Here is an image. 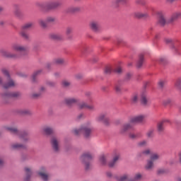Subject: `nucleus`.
Listing matches in <instances>:
<instances>
[{"mask_svg": "<svg viewBox=\"0 0 181 181\" xmlns=\"http://www.w3.org/2000/svg\"><path fill=\"white\" fill-rule=\"evenodd\" d=\"M98 122H103L105 125H110V118L107 114H101L96 117Z\"/></svg>", "mask_w": 181, "mask_h": 181, "instance_id": "10", "label": "nucleus"}, {"mask_svg": "<svg viewBox=\"0 0 181 181\" xmlns=\"http://www.w3.org/2000/svg\"><path fill=\"white\" fill-rule=\"evenodd\" d=\"M132 103H138V95L135 94L132 98Z\"/></svg>", "mask_w": 181, "mask_h": 181, "instance_id": "47", "label": "nucleus"}, {"mask_svg": "<svg viewBox=\"0 0 181 181\" xmlns=\"http://www.w3.org/2000/svg\"><path fill=\"white\" fill-rule=\"evenodd\" d=\"M38 23L41 28H47V21L40 19L38 21Z\"/></svg>", "mask_w": 181, "mask_h": 181, "instance_id": "39", "label": "nucleus"}, {"mask_svg": "<svg viewBox=\"0 0 181 181\" xmlns=\"http://www.w3.org/2000/svg\"><path fill=\"white\" fill-rule=\"evenodd\" d=\"M33 23H25L24 25H23L21 30H28V29H30V28H32L33 26Z\"/></svg>", "mask_w": 181, "mask_h": 181, "instance_id": "34", "label": "nucleus"}, {"mask_svg": "<svg viewBox=\"0 0 181 181\" xmlns=\"http://www.w3.org/2000/svg\"><path fill=\"white\" fill-rule=\"evenodd\" d=\"M12 50L14 52H20L21 53L23 52H26L28 50V47L23 45H21L18 44H13L11 47Z\"/></svg>", "mask_w": 181, "mask_h": 181, "instance_id": "14", "label": "nucleus"}, {"mask_svg": "<svg viewBox=\"0 0 181 181\" xmlns=\"http://www.w3.org/2000/svg\"><path fill=\"white\" fill-rule=\"evenodd\" d=\"M159 158H160V156L156 153L151 154L150 156V160H147L146 169H147V170H151V169H153V163L155 162V160H158Z\"/></svg>", "mask_w": 181, "mask_h": 181, "instance_id": "6", "label": "nucleus"}, {"mask_svg": "<svg viewBox=\"0 0 181 181\" xmlns=\"http://www.w3.org/2000/svg\"><path fill=\"white\" fill-rule=\"evenodd\" d=\"M87 103L81 102L78 105V110H86L87 109Z\"/></svg>", "mask_w": 181, "mask_h": 181, "instance_id": "35", "label": "nucleus"}, {"mask_svg": "<svg viewBox=\"0 0 181 181\" xmlns=\"http://www.w3.org/2000/svg\"><path fill=\"white\" fill-rule=\"evenodd\" d=\"M46 90V88H45V87H43V86H42L41 88H40V91H45Z\"/></svg>", "mask_w": 181, "mask_h": 181, "instance_id": "63", "label": "nucleus"}, {"mask_svg": "<svg viewBox=\"0 0 181 181\" xmlns=\"http://www.w3.org/2000/svg\"><path fill=\"white\" fill-rule=\"evenodd\" d=\"M116 4H121L122 5H125L128 2V0H116Z\"/></svg>", "mask_w": 181, "mask_h": 181, "instance_id": "45", "label": "nucleus"}, {"mask_svg": "<svg viewBox=\"0 0 181 181\" xmlns=\"http://www.w3.org/2000/svg\"><path fill=\"white\" fill-rule=\"evenodd\" d=\"M38 175L41 179L44 181H48L50 179V175L47 173V171L46 170V168L42 167L38 172Z\"/></svg>", "mask_w": 181, "mask_h": 181, "instance_id": "9", "label": "nucleus"}, {"mask_svg": "<svg viewBox=\"0 0 181 181\" xmlns=\"http://www.w3.org/2000/svg\"><path fill=\"white\" fill-rule=\"evenodd\" d=\"M54 76L56 78H59V77H60V73L56 72L54 73Z\"/></svg>", "mask_w": 181, "mask_h": 181, "instance_id": "59", "label": "nucleus"}, {"mask_svg": "<svg viewBox=\"0 0 181 181\" xmlns=\"http://www.w3.org/2000/svg\"><path fill=\"white\" fill-rule=\"evenodd\" d=\"M134 125L135 124H134V122H132L131 119H129V122L125 123L122 127V128L120 129L121 134H125V132H127V131H134Z\"/></svg>", "mask_w": 181, "mask_h": 181, "instance_id": "7", "label": "nucleus"}, {"mask_svg": "<svg viewBox=\"0 0 181 181\" xmlns=\"http://www.w3.org/2000/svg\"><path fill=\"white\" fill-rule=\"evenodd\" d=\"M41 73H42V70H38L34 72L32 76L33 81H36V77H37V76H39V74Z\"/></svg>", "mask_w": 181, "mask_h": 181, "instance_id": "38", "label": "nucleus"}, {"mask_svg": "<svg viewBox=\"0 0 181 181\" xmlns=\"http://www.w3.org/2000/svg\"><path fill=\"white\" fill-rule=\"evenodd\" d=\"M158 86H159V87H160V88H163V87L165 86V81H160L158 83Z\"/></svg>", "mask_w": 181, "mask_h": 181, "instance_id": "56", "label": "nucleus"}, {"mask_svg": "<svg viewBox=\"0 0 181 181\" xmlns=\"http://www.w3.org/2000/svg\"><path fill=\"white\" fill-rule=\"evenodd\" d=\"M71 32H73V29H71L70 28H66V35H70V33H71Z\"/></svg>", "mask_w": 181, "mask_h": 181, "instance_id": "55", "label": "nucleus"}, {"mask_svg": "<svg viewBox=\"0 0 181 181\" xmlns=\"http://www.w3.org/2000/svg\"><path fill=\"white\" fill-rule=\"evenodd\" d=\"M4 165V159L0 158V166H2Z\"/></svg>", "mask_w": 181, "mask_h": 181, "instance_id": "62", "label": "nucleus"}, {"mask_svg": "<svg viewBox=\"0 0 181 181\" xmlns=\"http://www.w3.org/2000/svg\"><path fill=\"white\" fill-rule=\"evenodd\" d=\"M14 15L17 17V18H22V11H21V8H19L18 7H17L15 11H14Z\"/></svg>", "mask_w": 181, "mask_h": 181, "instance_id": "32", "label": "nucleus"}, {"mask_svg": "<svg viewBox=\"0 0 181 181\" xmlns=\"http://www.w3.org/2000/svg\"><path fill=\"white\" fill-rule=\"evenodd\" d=\"M64 103L66 104V105L71 107V105H73V104H76V103H77V99L74 98H68L64 100Z\"/></svg>", "mask_w": 181, "mask_h": 181, "instance_id": "21", "label": "nucleus"}, {"mask_svg": "<svg viewBox=\"0 0 181 181\" xmlns=\"http://www.w3.org/2000/svg\"><path fill=\"white\" fill-rule=\"evenodd\" d=\"M5 129L8 131V132H11V134H13L14 135H18L23 142H26V141L29 139V137L28 136V133H25V132L22 133L19 132V130H18V128L16 127H6Z\"/></svg>", "mask_w": 181, "mask_h": 181, "instance_id": "2", "label": "nucleus"}, {"mask_svg": "<svg viewBox=\"0 0 181 181\" xmlns=\"http://www.w3.org/2000/svg\"><path fill=\"white\" fill-rule=\"evenodd\" d=\"M115 71L116 73H117L118 74H119L122 73V68H121V66H117V67L115 69Z\"/></svg>", "mask_w": 181, "mask_h": 181, "instance_id": "51", "label": "nucleus"}, {"mask_svg": "<svg viewBox=\"0 0 181 181\" xmlns=\"http://www.w3.org/2000/svg\"><path fill=\"white\" fill-rule=\"evenodd\" d=\"M21 95V93L19 92H6L4 93H1V97L5 100L6 98H16V97H19Z\"/></svg>", "mask_w": 181, "mask_h": 181, "instance_id": "13", "label": "nucleus"}, {"mask_svg": "<svg viewBox=\"0 0 181 181\" xmlns=\"http://www.w3.org/2000/svg\"><path fill=\"white\" fill-rule=\"evenodd\" d=\"M153 134H155V129H149L146 132V136L148 138H153Z\"/></svg>", "mask_w": 181, "mask_h": 181, "instance_id": "29", "label": "nucleus"}, {"mask_svg": "<svg viewBox=\"0 0 181 181\" xmlns=\"http://www.w3.org/2000/svg\"><path fill=\"white\" fill-rule=\"evenodd\" d=\"M73 132L74 135H81L83 134L85 138H88L93 132V128L90 124H83L80 129H74Z\"/></svg>", "mask_w": 181, "mask_h": 181, "instance_id": "1", "label": "nucleus"}, {"mask_svg": "<svg viewBox=\"0 0 181 181\" xmlns=\"http://www.w3.org/2000/svg\"><path fill=\"white\" fill-rule=\"evenodd\" d=\"M0 54L3 57H6L7 59H19V55L18 54L9 52L5 49H1Z\"/></svg>", "mask_w": 181, "mask_h": 181, "instance_id": "8", "label": "nucleus"}, {"mask_svg": "<svg viewBox=\"0 0 181 181\" xmlns=\"http://www.w3.org/2000/svg\"><path fill=\"white\" fill-rule=\"evenodd\" d=\"M25 181H29L30 179V176H32V169H30L28 167L25 168Z\"/></svg>", "mask_w": 181, "mask_h": 181, "instance_id": "23", "label": "nucleus"}, {"mask_svg": "<svg viewBox=\"0 0 181 181\" xmlns=\"http://www.w3.org/2000/svg\"><path fill=\"white\" fill-rule=\"evenodd\" d=\"M141 136H142V134L141 133H129V138H130V139H138Z\"/></svg>", "mask_w": 181, "mask_h": 181, "instance_id": "26", "label": "nucleus"}, {"mask_svg": "<svg viewBox=\"0 0 181 181\" xmlns=\"http://www.w3.org/2000/svg\"><path fill=\"white\" fill-rule=\"evenodd\" d=\"M175 87H176L178 90H181V77L176 81Z\"/></svg>", "mask_w": 181, "mask_h": 181, "instance_id": "41", "label": "nucleus"}, {"mask_svg": "<svg viewBox=\"0 0 181 181\" xmlns=\"http://www.w3.org/2000/svg\"><path fill=\"white\" fill-rule=\"evenodd\" d=\"M55 21L56 18L52 16L47 17L46 19V22H47V23H53Z\"/></svg>", "mask_w": 181, "mask_h": 181, "instance_id": "42", "label": "nucleus"}, {"mask_svg": "<svg viewBox=\"0 0 181 181\" xmlns=\"http://www.w3.org/2000/svg\"><path fill=\"white\" fill-rule=\"evenodd\" d=\"M33 98H37V97H40V93H34L33 94Z\"/></svg>", "mask_w": 181, "mask_h": 181, "instance_id": "58", "label": "nucleus"}, {"mask_svg": "<svg viewBox=\"0 0 181 181\" xmlns=\"http://www.w3.org/2000/svg\"><path fill=\"white\" fill-rule=\"evenodd\" d=\"M49 36V39L52 40H63V35H62V34L51 33Z\"/></svg>", "mask_w": 181, "mask_h": 181, "instance_id": "20", "label": "nucleus"}, {"mask_svg": "<svg viewBox=\"0 0 181 181\" xmlns=\"http://www.w3.org/2000/svg\"><path fill=\"white\" fill-rule=\"evenodd\" d=\"M142 64H144V54H141L139 56V59L137 62V67H142Z\"/></svg>", "mask_w": 181, "mask_h": 181, "instance_id": "33", "label": "nucleus"}, {"mask_svg": "<svg viewBox=\"0 0 181 181\" xmlns=\"http://www.w3.org/2000/svg\"><path fill=\"white\" fill-rule=\"evenodd\" d=\"M62 86H64V87H69V86H70V82L69 81H63Z\"/></svg>", "mask_w": 181, "mask_h": 181, "instance_id": "49", "label": "nucleus"}, {"mask_svg": "<svg viewBox=\"0 0 181 181\" xmlns=\"http://www.w3.org/2000/svg\"><path fill=\"white\" fill-rule=\"evenodd\" d=\"M165 172L164 170H158V173L160 174V173H163Z\"/></svg>", "mask_w": 181, "mask_h": 181, "instance_id": "64", "label": "nucleus"}, {"mask_svg": "<svg viewBox=\"0 0 181 181\" xmlns=\"http://www.w3.org/2000/svg\"><path fill=\"white\" fill-rule=\"evenodd\" d=\"M142 179V175L141 173H136L132 178L129 174H124L123 175L117 177V181H139Z\"/></svg>", "mask_w": 181, "mask_h": 181, "instance_id": "3", "label": "nucleus"}, {"mask_svg": "<svg viewBox=\"0 0 181 181\" xmlns=\"http://www.w3.org/2000/svg\"><path fill=\"white\" fill-rule=\"evenodd\" d=\"M91 159H93V154L89 152L83 153L81 156V160L85 165V169L86 170L90 169V160Z\"/></svg>", "mask_w": 181, "mask_h": 181, "instance_id": "4", "label": "nucleus"}, {"mask_svg": "<svg viewBox=\"0 0 181 181\" xmlns=\"http://www.w3.org/2000/svg\"><path fill=\"white\" fill-rule=\"evenodd\" d=\"M165 42L167 45H173V40L170 38H166Z\"/></svg>", "mask_w": 181, "mask_h": 181, "instance_id": "46", "label": "nucleus"}, {"mask_svg": "<svg viewBox=\"0 0 181 181\" xmlns=\"http://www.w3.org/2000/svg\"><path fill=\"white\" fill-rule=\"evenodd\" d=\"M20 35L23 39H25V40H29V39H30L29 34H28L27 32L23 30H21Z\"/></svg>", "mask_w": 181, "mask_h": 181, "instance_id": "27", "label": "nucleus"}, {"mask_svg": "<svg viewBox=\"0 0 181 181\" xmlns=\"http://www.w3.org/2000/svg\"><path fill=\"white\" fill-rule=\"evenodd\" d=\"M147 141L145 140H143L137 144L138 146L142 147V146H146Z\"/></svg>", "mask_w": 181, "mask_h": 181, "instance_id": "44", "label": "nucleus"}, {"mask_svg": "<svg viewBox=\"0 0 181 181\" xmlns=\"http://www.w3.org/2000/svg\"><path fill=\"white\" fill-rule=\"evenodd\" d=\"M151 153V150L146 149L143 151V155H149Z\"/></svg>", "mask_w": 181, "mask_h": 181, "instance_id": "54", "label": "nucleus"}, {"mask_svg": "<svg viewBox=\"0 0 181 181\" xmlns=\"http://www.w3.org/2000/svg\"><path fill=\"white\" fill-rule=\"evenodd\" d=\"M12 149H26V145L21 144H13L11 145Z\"/></svg>", "mask_w": 181, "mask_h": 181, "instance_id": "25", "label": "nucleus"}, {"mask_svg": "<svg viewBox=\"0 0 181 181\" xmlns=\"http://www.w3.org/2000/svg\"><path fill=\"white\" fill-rule=\"evenodd\" d=\"M135 16L136 18H148L149 16V14L148 13H136Z\"/></svg>", "mask_w": 181, "mask_h": 181, "instance_id": "30", "label": "nucleus"}, {"mask_svg": "<svg viewBox=\"0 0 181 181\" xmlns=\"http://www.w3.org/2000/svg\"><path fill=\"white\" fill-rule=\"evenodd\" d=\"M45 135H52L54 134V129L50 127H46L43 129Z\"/></svg>", "mask_w": 181, "mask_h": 181, "instance_id": "24", "label": "nucleus"}, {"mask_svg": "<svg viewBox=\"0 0 181 181\" xmlns=\"http://www.w3.org/2000/svg\"><path fill=\"white\" fill-rule=\"evenodd\" d=\"M117 45H121V43H122V39H117Z\"/></svg>", "mask_w": 181, "mask_h": 181, "instance_id": "60", "label": "nucleus"}, {"mask_svg": "<svg viewBox=\"0 0 181 181\" xmlns=\"http://www.w3.org/2000/svg\"><path fill=\"white\" fill-rule=\"evenodd\" d=\"M140 101L142 105H148L149 99H148V96H146V93H141Z\"/></svg>", "mask_w": 181, "mask_h": 181, "instance_id": "18", "label": "nucleus"}, {"mask_svg": "<svg viewBox=\"0 0 181 181\" xmlns=\"http://www.w3.org/2000/svg\"><path fill=\"white\" fill-rule=\"evenodd\" d=\"M47 9H54V8H57V6H60V2L59 1H52L47 3L46 4Z\"/></svg>", "mask_w": 181, "mask_h": 181, "instance_id": "19", "label": "nucleus"}, {"mask_svg": "<svg viewBox=\"0 0 181 181\" xmlns=\"http://www.w3.org/2000/svg\"><path fill=\"white\" fill-rule=\"evenodd\" d=\"M115 91L117 93H121V86L120 85H116Z\"/></svg>", "mask_w": 181, "mask_h": 181, "instance_id": "53", "label": "nucleus"}, {"mask_svg": "<svg viewBox=\"0 0 181 181\" xmlns=\"http://www.w3.org/2000/svg\"><path fill=\"white\" fill-rule=\"evenodd\" d=\"M120 155L119 153H115L113 156V159L112 160H111L109 163H108V166L109 168H114V166H115V165H117V163H118V160H119V158H120Z\"/></svg>", "mask_w": 181, "mask_h": 181, "instance_id": "15", "label": "nucleus"}, {"mask_svg": "<svg viewBox=\"0 0 181 181\" xmlns=\"http://www.w3.org/2000/svg\"><path fill=\"white\" fill-rule=\"evenodd\" d=\"M99 161L101 165H107V157L104 155L100 156L99 157Z\"/></svg>", "mask_w": 181, "mask_h": 181, "instance_id": "31", "label": "nucleus"}, {"mask_svg": "<svg viewBox=\"0 0 181 181\" xmlns=\"http://www.w3.org/2000/svg\"><path fill=\"white\" fill-rule=\"evenodd\" d=\"M54 64H63L64 63V59L62 58H57L53 61Z\"/></svg>", "mask_w": 181, "mask_h": 181, "instance_id": "36", "label": "nucleus"}, {"mask_svg": "<svg viewBox=\"0 0 181 181\" xmlns=\"http://www.w3.org/2000/svg\"><path fill=\"white\" fill-rule=\"evenodd\" d=\"M158 23L160 26H165V25H166V18H165V16L163 14L159 15Z\"/></svg>", "mask_w": 181, "mask_h": 181, "instance_id": "22", "label": "nucleus"}, {"mask_svg": "<svg viewBox=\"0 0 181 181\" xmlns=\"http://www.w3.org/2000/svg\"><path fill=\"white\" fill-rule=\"evenodd\" d=\"M1 73L6 76L8 79V83L3 85L4 88H11V87H15L16 86V83L12 79H11V76H9V72L6 70V69H2Z\"/></svg>", "mask_w": 181, "mask_h": 181, "instance_id": "5", "label": "nucleus"}, {"mask_svg": "<svg viewBox=\"0 0 181 181\" xmlns=\"http://www.w3.org/2000/svg\"><path fill=\"white\" fill-rule=\"evenodd\" d=\"M51 145L55 152H59V151H60V141L57 138L52 137L51 139Z\"/></svg>", "mask_w": 181, "mask_h": 181, "instance_id": "11", "label": "nucleus"}, {"mask_svg": "<svg viewBox=\"0 0 181 181\" xmlns=\"http://www.w3.org/2000/svg\"><path fill=\"white\" fill-rule=\"evenodd\" d=\"M112 71V69L111 68V66H107L105 69V74H111Z\"/></svg>", "mask_w": 181, "mask_h": 181, "instance_id": "43", "label": "nucleus"}, {"mask_svg": "<svg viewBox=\"0 0 181 181\" xmlns=\"http://www.w3.org/2000/svg\"><path fill=\"white\" fill-rule=\"evenodd\" d=\"M19 113L21 115H29V114H30V110L28 109H23L19 111Z\"/></svg>", "mask_w": 181, "mask_h": 181, "instance_id": "37", "label": "nucleus"}, {"mask_svg": "<svg viewBox=\"0 0 181 181\" xmlns=\"http://www.w3.org/2000/svg\"><path fill=\"white\" fill-rule=\"evenodd\" d=\"M131 122H133V124H142L145 121V115H139L137 116H134L130 118Z\"/></svg>", "mask_w": 181, "mask_h": 181, "instance_id": "12", "label": "nucleus"}, {"mask_svg": "<svg viewBox=\"0 0 181 181\" xmlns=\"http://www.w3.org/2000/svg\"><path fill=\"white\" fill-rule=\"evenodd\" d=\"M179 18H181V11L174 13L171 17V22L176 21V19H179Z\"/></svg>", "mask_w": 181, "mask_h": 181, "instance_id": "28", "label": "nucleus"}, {"mask_svg": "<svg viewBox=\"0 0 181 181\" xmlns=\"http://www.w3.org/2000/svg\"><path fill=\"white\" fill-rule=\"evenodd\" d=\"M169 122V120L165 119L163 120L162 122H159L157 125V131L158 134H162L163 131H165V123Z\"/></svg>", "mask_w": 181, "mask_h": 181, "instance_id": "16", "label": "nucleus"}, {"mask_svg": "<svg viewBox=\"0 0 181 181\" xmlns=\"http://www.w3.org/2000/svg\"><path fill=\"white\" fill-rule=\"evenodd\" d=\"M106 175H107V177H111V176H112V173H111L110 172H107L106 173Z\"/></svg>", "mask_w": 181, "mask_h": 181, "instance_id": "61", "label": "nucleus"}, {"mask_svg": "<svg viewBox=\"0 0 181 181\" xmlns=\"http://www.w3.org/2000/svg\"><path fill=\"white\" fill-rule=\"evenodd\" d=\"M89 26L93 32H98L100 30V23L97 21L90 22Z\"/></svg>", "mask_w": 181, "mask_h": 181, "instance_id": "17", "label": "nucleus"}, {"mask_svg": "<svg viewBox=\"0 0 181 181\" xmlns=\"http://www.w3.org/2000/svg\"><path fill=\"white\" fill-rule=\"evenodd\" d=\"M170 103H172V100L170 99H165L163 102L164 105H168V104H170Z\"/></svg>", "mask_w": 181, "mask_h": 181, "instance_id": "50", "label": "nucleus"}, {"mask_svg": "<svg viewBox=\"0 0 181 181\" xmlns=\"http://www.w3.org/2000/svg\"><path fill=\"white\" fill-rule=\"evenodd\" d=\"M47 86H49V87H54V86H56V83L49 81L47 82Z\"/></svg>", "mask_w": 181, "mask_h": 181, "instance_id": "48", "label": "nucleus"}, {"mask_svg": "<svg viewBox=\"0 0 181 181\" xmlns=\"http://www.w3.org/2000/svg\"><path fill=\"white\" fill-rule=\"evenodd\" d=\"M86 109L89 110V111H94L95 107H94L93 105H90L88 104L87 106H86Z\"/></svg>", "mask_w": 181, "mask_h": 181, "instance_id": "52", "label": "nucleus"}, {"mask_svg": "<svg viewBox=\"0 0 181 181\" xmlns=\"http://www.w3.org/2000/svg\"><path fill=\"white\" fill-rule=\"evenodd\" d=\"M81 9V8L78 6L70 7L69 9V11L72 12V13L78 12V11H80Z\"/></svg>", "mask_w": 181, "mask_h": 181, "instance_id": "40", "label": "nucleus"}, {"mask_svg": "<svg viewBox=\"0 0 181 181\" xmlns=\"http://www.w3.org/2000/svg\"><path fill=\"white\" fill-rule=\"evenodd\" d=\"M131 77H132V74L129 73L126 75V80H129V78H131Z\"/></svg>", "mask_w": 181, "mask_h": 181, "instance_id": "57", "label": "nucleus"}]
</instances>
